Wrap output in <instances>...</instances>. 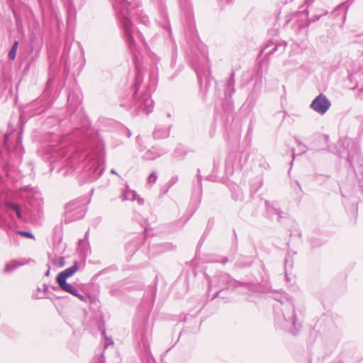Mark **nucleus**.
Segmentation results:
<instances>
[{
  "mask_svg": "<svg viewBox=\"0 0 363 363\" xmlns=\"http://www.w3.org/2000/svg\"><path fill=\"white\" fill-rule=\"evenodd\" d=\"M136 5L137 2L128 3L127 0H113V6L121 23L125 40L131 50L135 45L133 35V25L131 18L146 26L150 23L148 17L143 13V11L133 10Z\"/></svg>",
  "mask_w": 363,
  "mask_h": 363,
  "instance_id": "nucleus-1",
  "label": "nucleus"
},
{
  "mask_svg": "<svg viewBox=\"0 0 363 363\" xmlns=\"http://www.w3.org/2000/svg\"><path fill=\"white\" fill-rule=\"evenodd\" d=\"M82 162V170L79 175V180L83 182H92L96 180L105 169L103 152L101 150L95 151L93 147L89 152H76L67 162L66 166L75 168L76 162Z\"/></svg>",
  "mask_w": 363,
  "mask_h": 363,
  "instance_id": "nucleus-2",
  "label": "nucleus"
},
{
  "mask_svg": "<svg viewBox=\"0 0 363 363\" xmlns=\"http://www.w3.org/2000/svg\"><path fill=\"white\" fill-rule=\"evenodd\" d=\"M136 69L137 73L135 77V83L133 86V94L131 106L137 111L148 114L153 110L154 102L150 98V95L148 92H139L143 77L140 72L138 70V67Z\"/></svg>",
  "mask_w": 363,
  "mask_h": 363,
  "instance_id": "nucleus-3",
  "label": "nucleus"
},
{
  "mask_svg": "<svg viewBox=\"0 0 363 363\" xmlns=\"http://www.w3.org/2000/svg\"><path fill=\"white\" fill-rule=\"evenodd\" d=\"M281 314L277 315L276 325L283 329L296 334L301 325L296 321V315L294 304L291 301L282 303Z\"/></svg>",
  "mask_w": 363,
  "mask_h": 363,
  "instance_id": "nucleus-4",
  "label": "nucleus"
},
{
  "mask_svg": "<svg viewBox=\"0 0 363 363\" xmlns=\"http://www.w3.org/2000/svg\"><path fill=\"white\" fill-rule=\"evenodd\" d=\"M78 269L79 264L76 261L72 267L60 272L58 274L56 277V281L62 291L77 297L80 301L84 303H87L89 298V296L80 294L78 293V290L74 286L67 282V279L72 277L78 270Z\"/></svg>",
  "mask_w": 363,
  "mask_h": 363,
  "instance_id": "nucleus-5",
  "label": "nucleus"
},
{
  "mask_svg": "<svg viewBox=\"0 0 363 363\" xmlns=\"http://www.w3.org/2000/svg\"><path fill=\"white\" fill-rule=\"evenodd\" d=\"M67 216L73 217V220L82 218L85 215L84 203L82 200H74L65 206Z\"/></svg>",
  "mask_w": 363,
  "mask_h": 363,
  "instance_id": "nucleus-6",
  "label": "nucleus"
},
{
  "mask_svg": "<svg viewBox=\"0 0 363 363\" xmlns=\"http://www.w3.org/2000/svg\"><path fill=\"white\" fill-rule=\"evenodd\" d=\"M331 106L330 101L325 95L320 94L311 102L310 107L320 115L325 114Z\"/></svg>",
  "mask_w": 363,
  "mask_h": 363,
  "instance_id": "nucleus-7",
  "label": "nucleus"
},
{
  "mask_svg": "<svg viewBox=\"0 0 363 363\" xmlns=\"http://www.w3.org/2000/svg\"><path fill=\"white\" fill-rule=\"evenodd\" d=\"M242 284L235 279H233L228 274H221L217 278L216 286L220 289L235 288Z\"/></svg>",
  "mask_w": 363,
  "mask_h": 363,
  "instance_id": "nucleus-8",
  "label": "nucleus"
},
{
  "mask_svg": "<svg viewBox=\"0 0 363 363\" xmlns=\"http://www.w3.org/2000/svg\"><path fill=\"white\" fill-rule=\"evenodd\" d=\"M31 261H33L31 259H22L21 261H17L16 259L11 260L6 264L5 267L3 269V272L5 274L11 273L18 267L28 264Z\"/></svg>",
  "mask_w": 363,
  "mask_h": 363,
  "instance_id": "nucleus-9",
  "label": "nucleus"
},
{
  "mask_svg": "<svg viewBox=\"0 0 363 363\" xmlns=\"http://www.w3.org/2000/svg\"><path fill=\"white\" fill-rule=\"evenodd\" d=\"M235 72H233L230 74V78L228 79L225 86V95L226 98H231L232 95L235 92Z\"/></svg>",
  "mask_w": 363,
  "mask_h": 363,
  "instance_id": "nucleus-10",
  "label": "nucleus"
},
{
  "mask_svg": "<svg viewBox=\"0 0 363 363\" xmlns=\"http://www.w3.org/2000/svg\"><path fill=\"white\" fill-rule=\"evenodd\" d=\"M122 200L137 201L140 205H142L144 203V200L139 197L135 191L128 188L123 191Z\"/></svg>",
  "mask_w": 363,
  "mask_h": 363,
  "instance_id": "nucleus-11",
  "label": "nucleus"
},
{
  "mask_svg": "<svg viewBox=\"0 0 363 363\" xmlns=\"http://www.w3.org/2000/svg\"><path fill=\"white\" fill-rule=\"evenodd\" d=\"M169 135V130L167 128L157 125L154 132L153 137L155 139L166 138Z\"/></svg>",
  "mask_w": 363,
  "mask_h": 363,
  "instance_id": "nucleus-12",
  "label": "nucleus"
},
{
  "mask_svg": "<svg viewBox=\"0 0 363 363\" xmlns=\"http://www.w3.org/2000/svg\"><path fill=\"white\" fill-rule=\"evenodd\" d=\"M4 205L7 208V209L14 211L18 219L22 218L21 209L18 204L13 203L11 201H6L4 202Z\"/></svg>",
  "mask_w": 363,
  "mask_h": 363,
  "instance_id": "nucleus-13",
  "label": "nucleus"
},
{
  "mask_svg": "<svg viewBox=\"0 0 363 363\" xmlns=\"http://www.w3.org/2000/svg\"><path fill=\"white\" fill-rule=\"evenodd\" d=\"M286 45V43H285L284 44L275 45L272 50H268V48L269 47V45H268L264 48V49L262 50V52H265L266 55H269L273 54L274 52H276L279 49H281V51L282 52L284 50Z\"/></svg>",
  "mask_w": 363,
  "mask_h": 363,
  "instance_id": "nucleus-14",
  "label": "nucleus"
},
{
  "mask_svg": "<svg viewBox=\"0 0 363 363\" xmlns=\"http://www.w3.org/2000/svg\"><path fill=\"white\" fill-rule=\"evenodd\" d=\"M161 154L162 152H159L156 150V149L152 148L147 150L143 157L145 160H155Z\"/></svg>",
  "mask_w": 363,
  "mask_h": 363,
  "instance_id": "nucleus-15",
  "label": "nucleus"
},
{
  "mask_svg": "<svg viewBox=\"0 0 363 363\" xmlns=\"http://www.w3.org/2000/svg\"><path fill=\"white\" fill-rule=\"evenodd\" d=\"M252 262V259L250 257H241L236 262V264L239 267H247Z\"/></svg>",
  "mask_w": 363,
  "mask_h": 363,
  "instance_id": "nucleus-16",
  "label": "nucleus"
},
{
  "mask_svg": "<svg viewBox=\"0 0 363 363\" xmlns=\"http://www.w3.org/2000/svg\"><path fill=\"white\" fill-rule=\"evenodd\" d=\"M267 206V211L268 213L272 216L274 213L278 216V218H281V211L279 209L274 208L272 206L269 205L268 201L265 202Z\"/></svg>",
  "mask_w": 363,
  "mask_h": 363,
  "instance_id": "nucleus-17",
  "label": "nucleus"
},
{
  "mask_svg": "<svg viewBox=\"0 0 363 363\" xmlns=\"http://www.w3.org/2000/svg\"><path fill=\"white\" fill-rule=\"evenodd\" d=\"M18 43L17 41H15L13 44L11 50L9 52L8 57L10 60H14L16 57V50L18 48Z\"/></svg>",
  "mask_w": 363,
  "mask_h": 363,
  "instance_id": "nucleus-18",
  "label": "nucleus"
},
{
  "mask_svg": "<svg viewBox=\"0 0 363 363\" xmlns=\"http://www.w3.org/2000/svg\"><path fill=\"white\" fill-rule=\"evenodd\" d=\"M221 162V157L220 156H217L213 158V172H217L219 169L220 164Z\"/></svg>",
  "mask_w": 363,
  "mask_h": 363,
  "instance_id": "nucleus-19",
  "label": "nucleus"
},
{
  "mask_svg": "<svg viewBox=\"0 0 363 363\" xmlns=\"http://www.w3.org/2000/svg\"><path fill=\"white\" fill-rule=\"evenodd\" d=\"M233 198L236 201H242L244 199L243 192L238 189L237 191L233 194Z\"/></svg>",
  "mask_w": 363,
  "mask_h": 363,
  "instance_id": "nucleus-20",
  "label": "nucleus"
},
{
  "mask_svg": "<svg viewBox=\"0 0 363 363\" xmlns=\"http://www.w3.org/2000/svg\"><path fill=\"white\" fill-rule=\"evenodd\" d=\"M157 176L155 172H152L147 178V182L150 184L155 183Z\"/></svg>",
  "mask_w": 363,
  "mask_h": 363,
  "instance_id": "nucleus-21",
  "label": "nucleus"
},
{
  "mask_svg": "<svg viewBox=\"0 0 363 363\" xmlns=\"http://www.w3.org/2000/svg\"><path fill=\"white\" fill-rule=\"evenodd\" d=\"M58 156L61 157H64L65 156V152L64 150H60L59 149L55 150V153L52 155V158H57Z\"/></svg>",
  "mask_w": 363,
  "mask_h": 363,
  "instance_id": "nucleus-22",
  "label": "nucleus"
},
{
  "mask_svg": "<svg viewBox=\"0 0 363 363\" xmlns=\"http://www.w3.org/2000/svg\"><path fill=\"white\" fill-rule=\"evenodd\" d=\"M53 263L57 265V266H59V267H63L65 265V261H64V258L63 257H60V258H57V259H55L53 260Z\"/></svg>",
  "mask_w": 363,
  "mask_h": 363,
  "instance_id": "nucleus-23",
  "label": "nucleus"
},
{
  "mask_svg": "<svg viewBox=\"0 0 363 363\" xmlns=\"http://www.w3.org/2000/svg\"><path fill=\"white\" fill-rule=\"evenodd\" d=\"M18 233L26 237V238H34V235H33L32 233L30 232H28V231H18Z\"/></svg>",
  "mask_w": 363,
  "mask_h": 363,
  "instance_id": "nucleus-24",
  "label": "nucleus"
},
{
  "mask_svg": "<svg viewBox=\"0 0 363 363\" xmlns=\"http://www.w3.org/2000/svg\"><path fill=\"white\" fill-rule=\"evenodd\" d=\"M295 141L296 143V144L300 146V147H303V150H302V153H305L307 150H308V147H306V145H305L304 144H303L301 143V141L298 139V138H295Z\"/></svg>",
  "mask_w": 363,
  "mask_h": 363,
  "instance_id": "nucleus-25",
  "label": "nucleus"
},
{
  "mask_svg": "<svg viewBox=\"0 0 363 363\" xmlns=\"http://www.w3.org/2000/svg\"><path fill=\"white\" fill-rule=\"evenodd\" d=\"M262 186V182L261 180H259L257 182V184H256L255 186H252V189L254 191H257L261 186Z\"/></svg>",
  "mask_w": 363,
  "mask_h": 363,
  "instance_id": "nucleus-26",
  "label": "nucleus"
},
{
  "mask_svg": "<svg viewBox=\"0 0 363 363\" xmlns=\"http://www.w3.org/2000/svg\"><path fill=\"white\" fill-rule=\"evenodd\" d=\"M347 160L350 163V164L353 167V164H352L353 158H352V157L350 155V154L349 152L347 154Z\"/></svg>",
  "mask_w": 363,
  "mask_h": 363,
  "instance_id": "nucleus-27",
  "label": "nucleus"
},
{
  "mask_svg": "<svg viewBox=\"0 0 363 363\" xmlns=\"http://www.w3.org/2000/svg\"><path fill=\"white\" fill-rule=\"evenodd\" d=\"M175 63H176V54H173L172 56V62H171V65L172 66H174L175 65Z\"/></svg>",
  "mask_w": 363,
  "mask_h": 363,
  "instance_id": "nucleus-28",
  "label": "nucleus"
},
{
  "mask_svg": "<svg viewBox=\"0 0 363 363\" xmlns=\"http://www.w3.org/2000/svg\"><path fill=\"white\" fill-rule=\"evenodd\" d=\"M133 248L132 249V242L128 243L126 245V250L129 251L130 252L133 251Z\"/></svg>",
  "mask_w": 363,
  "mask_h": 363,
  "instance_id": "nucleus-29",
  "label": "nucleus"
},
{
  "mask_svg": "<svg viewBox=\"0 0 363 363\" xmlns=\"http://www.w3.org/2000/svg\"><path fill=\"white\" fill-rule=\"evenodd\" d=\"M223 264H225L228 262V258L227 257H223L220 261H218Z\"/></svg>",
  "mask_w": 363,
  "mask_h": 363,
  "instance_id": "nucleus-30",
  "label": "nucleus"
},
{
  "mask_svg": "<svg viewBox=\"0 0 363 363\" xmlns=\"http://www.w3.org/2000/svg\"><path fill=\"white\" fill-rule=\"evenodd\" d=\"M208 288H209V289H211L213 288V281L210 279V277H208Z\"/></svg>",
  "mask_w": 363,
  "mask_h": 363,
  "instance_id": "nucleus-31",
  "label": "nucleus"
},
{
  "mask_svg": "<svg viewBox=\"0 0 363 363\" xmlns=\"http://www.w3.org/2000/svg\"><path fill=\"white\" fill-rule=\"evenodd\" d=\"M220 292V290L216 291V294L213 295L212 298L214 299V298H217L219 296Z\"/></svg>",
  "mask_w": 363,
  "mask_h": 363,
  "instance_id": "nucleus-32",
  "label": "nucleus"
},
{
  "mask_svg": "<svg viewBox=\"0 0 363 363\" xmlns=\"http://www.w3.org/2000/svg\"><path fill=\"white\" fill-rule=\"evenodd\" d=\"M48 270L46 271L45 272V276L48 277L50 275V267L49 265H48Z\"/></svg>",
  "mask_w": 363,
  "mask_h": 363,
  "instance_id": "nucleus-33",
  "label": "nucleus"
},
{
  "mask_svg": "<svg viewBox=\"0 0 363 363\" xmlns=\"http://www.w3.org/2000/svg\"><path fill=\"white\" fill-rule=\"evenodd\" d=\"M320 17V16H315L311 21L313 22H315V21L319 20Z\"/></svg>",
  "mask_w": 363,
  "mask_h": 363,
  "instance_id": "nucleus-34",
  "label": "nucleus"
},
{
  "mask_svg": "<svg viewBox=\"0 0 363 363\" xmlns=\"http://www.w3.org/2000/svg\"><path fill=\"white\" fill-rule=\"evenodd\" d=\"M292 157H293V160L291 161V164H293V161H294V159L295 157V152H294V149L292 150Z\"/></svg>",
  "mask_w": 363,
  "mask_h": 363,
  "instance_id": "nucleus-35",
  "label": "nucleus"
},
{
  "mask_svg": "<svg viewBox=\"0 0 363 363\" xmlns=\"http://www.w3.org/2000/svg\"><path fill=\"white\" fill-rule=\"evenodd\" d=\"M313 1V0H306V4H309L310 3H312Z\"/></svg>",
  "mask_w": 363,
  "mask_h": 363,
  "instance_id": "nucleus-36",
  "label": "nucleus"
},
{
  "mask_svg": "<svg viewBox=\"0 0 363 363\" xmlns=\"http://www.w3.org/2000/svg\"><path fill=\"white\" fill-rule=\"evenodd\" d=\"M8 138H9V135H5V136H4L5 141H6L8 140Z\"/></svg>",
  "mask_w": 363,
  "mask_h": 363,
  "instance_id": "nucleus-37",
  "label": "nucleus"
},
{
  "mask_svg": "<svg viewBox=\"0 0 363 363\" xmlns=\"http://www.w3.org/2000/svg\"><path fill=\"white\" fill-rule=\"evenodd\" d=\"M177 152H178V150H176L174 152V157H177Z\"/></svg>",
  "mask_w": 363,
  "mask_h": 363,
  "instance_id": "nucleus-38",
  "label": "nucleus"
},
{
  "mask_svg": "<svg viewBox=\"0 0 363 363\" xmlns=\"http://www.w3.org/2000/svg\"><path fill=\"white\" fill-rule=\"evenodd\" d=\"M199 173H200V170H199V169H198V177H199V179H201V175H200V174H199Z\"/></svg>",
  "mask_w": 363,
  "mask_h": 363,
  "instance_id": "nucleus-39",
  "label": "nucleus"
},
{
  "mask_svg": "<svg viewBox=\"0 0 363 363\" xmlns=\"http://www.w3.org/2000/svg\"><path fill=\"white\" fill-rule=\"evenodd\" d=\"M344 143H347V144H349V143H350V140H345L344 141Z\"/></svg>",
  "mask_w": 363,
  "mask_h": 363,
  "instance_id": "nucleus-40",
  "label": "nucleus"
},
{
  "mask_svg": "<svg viewBox=\"0 0 363 363\" xmlns=\"http://www.w3.org/2000/svg\"><path fill=\"white\" fill-rule=\"evenodd\" d=\"M111 172L112 174H116V172L115 169H113L111 170Z\"/></svg>",
  "mask_w": 363,
  "mask_h": 363,
  "instance_id": "nucleus-41",
  "label": "nucleus"
},
{
  "mask_svg": "<svg viewBox=\"0 0 363 363\" xmlns=\"http://www.w3.org/2000/svg\"><path fill=\"white\" fill-rule=\"evenodd\" d=\"M303 149H304V148H303V147H301V154H303V153H302V150H303Z\"/></svg>",
  "mask_w": 363,
  "mask_h": 363,
  "instance_id": "nucleus-42",
  "label": "nucleus"
},
{
  "mask_svg": "<svg viewBox=\"0 0 363 363\" xmlns=\"http://www.w3.org/2000/svg\"><path fill=\"white\" fill-rule=\"evenodd\" d=\"M140 138L139 137H137V142L139 143Z\"/></svg>",
  "mask_w": 363,
  "mask_h": 363,
  "instance_id": "nucleus-43",
  "label": "nucleus"
},
{
  "mask_svg": "<svg viewBox=\"0 0 363 363\" xmlns=\"http://www.w3.org/2000/svg\"><path fill=\"white\" fill-rule=\"evenodd\" d=\"M110 343V340L106 342V347H107V345Z\"/></svg>",
  "mask_w": 363,
  "mask_h": 363,
  "instance_id": "nucleus-44",
  "label": "nucleus"
},
{
  "mask_svg": "<svg viewBox=\"0 0 363 363\" xmlns=\"http://www.w3.org/2000/svg\"><path fill=\"white\" fill-rule=\"evenodd\" d=\"M345 4V3H343V4H340V5L338 6V7H337V8H339V7L342 6V5H344Z\"/></svg>",
  "mask_w": 363,
  "mask_h": 363,
  "instance_id": "nucleus-45",
  "label": "nucleus"
},
{
  "mask_svg": "<svg viewBox=\"0 0 363 363\" xmlns=\"http://www.w3.org/2000/svg\"><path fill=\"white\" fill-rule=\"evenodd\" d=\"M354 0H347L348 2L352 3Z\"/></svg>",
  "mask_w": 363,
  "mask_h": 363,
  "instance_id": "nucleus-46",
  "label": "nucleus"
}]
</instances>
